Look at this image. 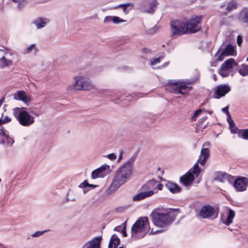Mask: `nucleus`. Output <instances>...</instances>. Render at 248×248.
Listing matches in <instances>:
<instances>
[{"label":"nucleus","mask_w":248,"mask_h":248,"mask_svg":"<svg viewBox=\"0 0 248 248\" xmlns=\"http://www.w3.org/2000/svg\"><path fill=\"white\" fill-rule=\"evenodd\" d=\"M142 191L134 196L132 199L134 201H139L154 195V191L150 190L149 184L145 185L142 187Z\"/></svg>","instance_id":"obj_10"},{"label":"nucleus","mask_w":248,"mask_h":248,"mask_svg":"<svg viewBox=\"0 0 248 248\" xmlns=\"http://www.w3.org/2000/svg\"><path fill=\"white\" fill-rule=\"evenodd\" d=\"M202 111H204L205 112L208 113H209L210 114H212L213 113V111L206 110H205V109H202Z\"/></svg>","instance_id":"obj_57"},{"label":"nucleus","mask_w":248,"mask_h":248,"mask_svg":"<svg viewBox=\"0 0 248 248\" xmlns=\"http://www.w3.org/2000/svg\"><path fill=\"white\" fill-rule=\"evenodd\" d=\"M155 62V59H154L153 61L151 62V65H153L154 63Z\"/></svg>","instance_id":"obj_60"},{"label":"nucleus","mask_w":248,"mask_h":248,"mask_svg":"<svg viewBox=\"0 0 248 248\" xmlns=\"http://www.w3.org/2000/svg\"><path fill=\"white\" fill-rule=\"evenodd\" d=\"M165 54L163 53L162 55L160 56L158 58H156V64L159 63L160 61L164 59Z\"/></svg>","instance_id":"obj_48"},{"label":"nucleus","mask_w":248,"mask_h":248,"mask_svg":"<svg viewBox=\"0 0 248 248\" xmlns=\"http://www.w3.org/2000/svg\"><path fill=\"white\" fill-rule=\"evenodd\" d=\"M202 17V16H196L185 23L186 33H194L200 30L201 27L199 25L201 22Z\"/></svg>","instance_id":"obj_7"},{"label":"nucleus","mask_w":248,"mask_h":248,"mask_svg":"<svg viewBox=\"0 0 248 248\" xmlns=\"http://www.w3.org/2000/svg\"><path fill=\"white\" fill-rule=\"evenodd\" d=\"M13 61L3 56L0 58V68H3L13 65Z\"/></svg>","instance_id":"obj_24"},{"label":"nucleus","mask_w":248,"mask_h":248,"mask_svg":"<svg viewBox=\"0 0 248 248\" xmlns=\"http://www.w3.org/2000/svg\"><path fill=\"white\" fill-rule=\"evenodd\" d=\"M149 234H152V235H153V234H155V232H153V230H152V231L149 232Z\"/></svg>","instance_id":"obj_63"},{"label":"nucleus","mask_w":248,"mask_h":248,"mask_svg":"<svg viewBox=\"0 0 248 248\" xmlns=\"http://www.w3.org/2000/svg\"><path fill=\"white\" fill-rule=\"evenodd\" d=\"M89 186L92 187H96V186L93 185H92V184H89Z\"/></svg>","instance_id":"obj_62"},{"label":"nucleus","mask_w":248,"mask_h":248,"mask_svg":"<svg viewBox=\"0 0 248 248\" xmlns=\"http://www.w3.org/2000/svg\"><path fill=\"white\" fill-rule=\"evenodd\" d=\"M231 90V87L228 84H220L216 87L213 97L216 99H219L230 92Z\"/></svg>","instance_id":"obj_12"},{"label":"nucleus","mask_w":248,"mask_h":248,"mask_svg":"<svg viewBox=\"0 0 248 248\" xmlns=\"http://www.w3.org/2000/svg\"><path fill=\"white\" fill-rule=\"evenodd\" d=\"M126 21V20L122 19L117 16H108L104 18L103 22L105 24H108L112 22L114 24H118Z\"/></svg>","instance_id":"obj_21"},{"label":"nucleus","mask_w":248,"mask_h":248,"mask_svg":"<svg viewBox=\"0 0 248 248\" xmlns=\"http://www.w3.org/2000/svg\"><path fill=\"white\" fill-rule=\"evenodd\" d=\"M201 155L203 156V158L208 159L210 156V151L207 148H202L201 151Z\"/></svg>","instance_id":"obj_33"},{"label":"nucleus","mask_w":248,"mask_h":248,"mask_svg":"<svg viewBox=\"0 0 248 248\" xmlns=\"http://www.w3.org/2000/svg\"><path fill=\"white\" fill-rule=\"evenodd\" d=\"M0 136H3L4 137V138L3 139H5V136H7L4 132V131L2 130V129H0Z\"/></svg>","instance_id":"obj_55"},{"label":"nucleus","mask_w":248,"mask_h":248,"mask_svg":"<svg viewBox=\"0 0 248 248\" xmlns=\"http://www.w3.org/2000/svg\"><path fill=\"white\" fill-rule=\"evenodd\" d=\"M229 106H226L222 109V111L227 115V117H230V116H231L229 111Z\"/></svg>","instance_id":"obj_41"},{"label":"nucleus","mask_w":248,"mask_h":248,"mask_svg":"<svg viewBox=\"0 0 248 248\" xmlns=\"http://www.w3.org/2000/svg\"><path fill=\"white\" fill-rule=\"evenodd\" d=\"M109 167L108 166L103 165L101 167L94 170L92 172V178L96 179L99 177H104L108 173V170Z\"/></svg>","instance_id":"obj_19"},{"label":"nucleus","mask_w":248,"mask_h":248,"mask_svg":"<svg viewBox=\"0 0 248 248\" xmlns=\"http://www.w3.org/2000/svg\"><path fill=\"white\" fill-rule=\"evenodd\" d=\"M227 121L229 124L230 128H233L235 126V124L233 120L232 119L231 116L227 117Z\"/></svg>","instance_id":"obj_39"},{"label":"nucleus","mask_w":248,"mask_h":248,"mask_svg":"<svg viewBox=\"0 0 248 248\" xmlns=\"http://www.w3.org/2000/svg\"><path fill=\"white\" fill-rule=\"evenodd\" d=\"M164 185V184L159 183L156 186V188H157V190H162Z\"/></svg>","instance_id":"obj_49"},{"label":"nucleus","mask_w":248,"mask_h":248,"mask_svg":"<svg viewBox=\"0 0 248 248\" xmlns=\"http://www.w3.org/2000/svg\"><path fill=\"white\" fill-rule=\"evenodd\" d=\"M94 88L90 79L86 76H78L74 78V83L67 87L69 92L90 91Z\"/></svg>","instance_id":"obj_5"},{"label":"nucleus","mask_w":248,"mask_h":248,"mask_svg":"<svg viewBox=\"0 0 248 248\" xmlns=\"http://www.w3.org/2000/svg\"><path fill=\"white\" fill-rule=\"evenodd\" d=\"M120 242V239L115 234L111 236L109 241L108 248H116Z\"/></svg>","instance_id":"obj_23"},{"label":"nucleus","mask_w":248,"mask_h":248,"mask_svg":"<svg viewBox=\"0 0 248 248\" xmlns=\"http://www.w3.org/2000/svg\"><path fill=\"white\" fill-rule=\"evenodd\" d=\"M11 121V118L8 116H5L3 119H0V125Z\"/></svg>","instance_id":"obj_37"},{"label":"nucleus","mask_w":248,"mask_h":248,"mask_svg":"<svg viewBox=\"0 0 248 248\" xmlns=\"http://www.w3.org/2000/svg\"><path fill=\"white\" fill-rule=\"evenodd\" d=\"M155 8V0L145 1L141 4L140 9L142 12L153 14Z\"/></svg>","instance_id":"obj_18"},{"label":"nucleus","mask_w":248,"mask_h":248,"mask_svg":"<svg viewBox=\"0 0 248 248\" xmlns=\"http://www.w3.org/2000/svg\"><path fill=\"white\" fill-rule=\"evenodd\" d=\"M225 180L228 181L229 183H232L234 182L235 179L234 177L228 173L226 175Z\"/></svg>","instance_id":"obj_38"},{"label":"nucleus","mask_w":248,"mask_h":248,"mask_svg":"<svg viewBox=\"0 0 248 248\" xmlns=\"http://www.w3.org/2000/svg\"><path fill=\"white\" fill-rule=\"evenodd\" d=\"M238 137L245 140H248V129L240 130Z\"/></svg>","instance_id":"obj_30"},{"label":"nucleus","mask_w":248,"mask_h":248,"mask_svg":"<svg viewBox=\"0 0 248 248\" xmlns=\"http://www.w3.org/2000/svg\"><path fill=\"white\" fill-rule=\"evenodd\" d=\"M238 72L240 75L245 77L248 75V65L242 64L238 69Z\"/></svg>","instance_id":"obj_27"},{"label":"nucleus","mask_w":248,"mask_h":248,"mask_svg":"<svg viewBox=\"0 0 248 248\" xmlns=\"http://www.w3.org/2000/svg\"><path fill=\"white\" fill-rule=\"evenodd\" d=\"M4 98H2L1 99H0V106L2 105V104L4 102Z\"/></svg>","instance_id":"obj_58"},{"label":"nucleus","mask_w":248,"mask_h":248,"mask_svg":"<svg viewBox=\"0 0 248 248\" xmlns=\"http://www.w3.org/2000/svg\"><path fill=\"white\" fill-rule=\"evenodd\" d=\"M121 229H122V227L121 226H117L116 227L114 230L115 231H118V232H120V231H121Z\"/></svg>","instance_id":"obj_53"},{"label":"nucleus","mask_w":248,"mask_h":248,"mask_svg":"<svg viewBox=\"0 0 248 248\" xmlns=\"http://www.w3.org/2000/svg\"><path fill=\"white\" fill-rule=\"evenodd\" d=\"M218 211L209 204L203 206L199 213L200 216L202 218H216L217 217Z\"/></svg>","instance_id":"obj_8"},{"label":"nucleus","mask_w":248,"mask_h":248,"mask_svg":"<svg viewBox=\"0 0 248 248\" xmlns=\"http://www.w3.org/2000/svg\"><path fill=\"white\" fill-rule=\"evenodd\" d=\"M202 111V109H199L193 112V115L192 116V118L193 119V118L197 117L198 116H199L201 114V113Z\"/></svg>","instance_id":"obj_40"},{"label":"nucleus","mask_w":248,"mask_h":248,"mask_svg":"<svg viewBox=\"0 0 248 248\" xmlns=\"http://www.w3.org/2000/svg\"><path fill=\"white\" fill-rule=\"evenodd\" d=\"M157 170L158 171H161V172H162V174L164 173V170H162L161 168L160 167H158L157 168Z\"/></svg>","instance_id":"obj_59"},{"label":"nucleus","mask_w":248,"mask_h":248,"mask_svg":"<svg viewBox=\"0 0 248 248\" xmlns=\"http://www.w3.org/2000/svg\"><path fill=\"white\" fill-rule=\"evenodd\" d=\"M226 174L227 173H219L217 176H216V177L215 178V180L221 182H223L225 180Z\"/></svg>","instance_id":"obj_34"},{"label":"nucleus","mask_w":248,"mask_h":248,"mask_svg":"<svg viewBox=\"0 0 248 248\" xmlns=\"http://www.w3.org/2000/svg\"><path fill=\"white\" fill-rule=\"evenodd\" d=\"M180 213V210L179 208H165L161 206L156 208V226L162 228L156 230V234L166 231Z\"/></svg>","instance_id":"obj_2"},{"label":"nucleus","mask_w":248,"mask_h":248,"mask_svg":"<svg viewBox=\"0 0 248 248\" xmlns=\"http://www.w3.org/2000/svg\"><path fill=\"white\" fill-rule=\"evenodd\" d=\"M33 51H34L35 52H37V48H36V45L35 44H33L30 45L29 46H28L25 50H24V53L25 54H29L32 52Z\"/></svg>","instance_id":"obj_32"},{"label":"nucleus","mask_w":248,"mask_h":248,"mask_svg":"<svg viewBox=\"0 0 248 248\" xmlns=\"http://www.w3.org/2000/svg\"><path fill=\"white\" fill-rule=\"evenodd\" d=\"M218 72V74L223 78L228 77L230 75L232 77L233 75V74L232 73H230L229 71L222 70L221 68H219Z\"/></svg>","instance_id":"obj_31"},{"label":"nucleus","mask_w":248,"mask_h":248,"mask_svg":"<svg viewBox=\"0 0 248 248\" xmlns=\"http://www.w3.org/2000/svg\"><path fill=\"white\" fill-rule=\"evenodd\" d=\"M89 184L88 183V181L87 180H85L83 183H81L79 187L81 188L83 187H86L87 186H89Z\"/></svg>","instance_id":"obj_44"},{"label":"nucleus","mask_w":248,"mask_h":248,"mask_svg":"<svg viewBox=\"0 0 248 248\" xmlns=\"http://www.w3.org/2000/svg\"><path fill=\"white\" fill-rule=\"evenodd\" d=\"M107 156L111 160H115L116 158V155L114 154H113V153H111V154H108L107 155Z\"/></svg>","instance_id":"obj_47"},{"label":"nucleus","mask_w":248,"mask_h":248,"mask_svg":"<svg viewBox=\"0 0 248 248\" xmlns=\"http://www.w3.org/2000/svg\"><path fill=\"white\" fill-rule=\"evenodd\" d=\"M235 217V212L231 209H229L228 214H227V217L225 221H223V223L225 224L227 226L229 225L231 223H232L233 219Z\"/></svg>","instance_id":"obj_25"},{"label":"nucleus","mask_w":248,"mask_h":248,"mask_svg":"<svg viewBox=\"0 0 248 248\" xmlns=\"http://www.w3.org/2000/svg\"><path fill=\"white\" fill-rule=\"evenodd\" d=\"M69 194L68 193L67 195V197L66 198V202H68L69 201H75L76 199L75 198H73V199H69V198L68 197V196H69Z\"/></svg>","instance_id":"obj_51"},{"label":"nucleus","mask_w":248,"mask_h":248,"mask_svg":"<svg viewBox=\"0 0 248 248\" xmlns=\"http://www.w3.org/2000/svg\"><path fill=\"white\" fill-rule=\"evenodd\" d=\"M133 7V4L130 3H125V4H120V5H118L117 6L114 7V8L116 9V8H121L123 9L124 12L125 14H127L129 13V11L127 10V7Z\"/></svg>","instance_id":"obj_29"},{"label":"nucleus","mask_w":248,"mask_h":248,"mask_svg":"<svg viewBox=\"0 0 248 248\" xmlns=\"http://www.w3.org/2000/svg\"><path fill=\"white\" fill-rule=\"evenodd\" d=\"M46 232H47V230L42 231H37V232H35L34 233H32L31 235V237H34V238L38 237H39V236L43 235L44 233Z\"/></svg>","instance_id":"obj_36"},{"label":"nucleus","mask_w":248,"mask_h":248,"mask_svg":"<svg viewBox=\"0 0 248 248\" xmlns=\"http://www.w3.org/2000/svg\"><path fill=\"white\" fill-rule=\"evenodd\" d=\"M0 248H5V246L1 243H0Z\"/></svg>","instance_id":"obj_61"},{"label":"nucleus","mask_w":248,"mask_h":248,"mask_svg":"<svg viewBox=\"0 0 248 248\" xmlns=\"http://www.w3.org/2000/svg\"><path fill=\"white\" fill-rule=\"evenodd\" d=\"M13 114L19 124L23 126H30L35 122L34 116L27 111L26 108L16 107L13 109Z\"/></svg>","instance_id":"obj_6"},{"label":"nucleus","mask_w":248,"mask_h":248,"mask_svg":"<svg viewBox=\"0 0 248 248\" xmlns=\"http://www.w3.org/2000/svg\"><path fill=\"white\" fill-rule=\"evenodd\" d=\"M191 170L190 169L184 175L180 178V182L186 186H190L194 180L195 177L191 173Z\"/></svg>","instance_id":"obj_15"},{"label":"nucleus","mask_w":248,"mask_h":248,"mask_svg":"<svg viewBox=\"0 0 248 248\" xmlns=\"http://www.w3.org/2000/svg\"><path fill=\"white\" fill-rule=\"evenodd\" d=\"M248 179L246 177H241L237 178L233 182V186L238 191H244L247 188Z\"/></svg>","instance_id":"obj_14"},{"label":"nucleus","mask_w":248,"mask_h":248,"mask_svg":"<svg viewBox=\"0 0 248 248\" xmlns=\"http://www.w3.org/2000/svg\"><path fill=\"white\" fill-rule=\"evenodd\" d=\"M158 178L160 179L164 183V186L171 193L176 194L180 193L182 189L181 187L176 183H173L170 181L164 180L160 176H158Z\"/></svg>","instance_id":"obj_13"},{"label":"nucleus","mask_w":248,"mask_h":248,"mask_svg":"<svg viewBox=\"0 0 248 248\" xmlns=\"http://www.w3.org/2000/svg\"><path fill=\"white\" fill-rule=\"evenodd\" d=\"M237 18L239 22L248 27V7H243L238 14Z\"/></svg>","instance_id":"obj_16"},{"label":"nucleus","mask_w":248,"mask_h":248,"mask_svg":"<svg viewBox=\"0 0 248 248\" xmlns=\"http://www.w3.org/2000/svg\"><path fill=\"white\" fill-rule=\"evenodd\" d=\"M121 232L124 237H126L127 236V233L126 232V229H125V227H124L123 229L121 230Z\"/></svg>","instance_id":"obj_50"},{"label":"nucleus","mask_w":248,"mask_h":248,"mask_svg":"<svg viewBox=\"0 0 248 248\" xmlns=\"http://www.w3.org/2000/svg\"><path fill=\"white\" fill-rule=\"evenodd\" d=\"M169 64H170V62H165L161 66H156V69H161L162 68H165V67H167L169 65Z\"/></svg>","instance_id":"obj_42"},{"label":"nucleus","mask_w":248,"mask_h":248,"mask_svg":"<svg viewBox=\"0 0 248 248\" xmlns=\"http://www.w3.org/2000/svg\"><path fill=\"white\" fill-rule=\"evenodd\" d=\"M231 129V132L233 134H236L238 135V133L240 129H239L237 127H233V128H230Z\"/></svg>","instance_id":"obj_43"},{"label":"nucleus","mask_w":248,"mask_h":248,"mask_svg":"<svg viewBox=\"0 0 248 248\" xmlns=\"http://www.w3.org/2000/svg\"><path fill=\"white\" fill-rule=\"evenodd\" d=\"M199 79L198 75L191 79L174 80L170 79L168 81V84L170 86V91L175 94L186 95L192 89L190 85L193 84Z\"/></svg>","instance_id":"obj_3"},{"label":"nucleus","mask_w":248,"mask_h":248,"mask_svg":"<svg viewBox=\"0 0 248 248\" xmlns=\"http://www.w3.org/2000/svg\"><path fill=\"white\" fill-rule=\"evenodd\" d=\"M5 140H6V142L7 143V144L10 145H12L14 142V140H13V139L8 137L7 136H5V139H2V140L0 141V143L4 144L5 142Z\"/></svg>","instance_id":"obj_35"},{"label":"nucleus","mask_w":248,"mask_h":248,"mask_svg":"<svg viewBox=\"0 0 248 248\" xmlns=\"http://www.w3.org/2000/svg\"><path fill=\"white\" fill-rule=\"evenodd\" d=\"M201 159V157L199 158L198 161L195 163L193 167L191 169V173L194 175H195L196 177H198L201 172V169L199 166V162Z\"/></svg>","instance_id":"obj_26"},{"label":"nucleus","mask_w":248,"mask_h":248,"mask_svg":"<svg viewBox=\"0 0 248 248\" xmlns=\"http://www.w3.org/2000/svg\"><path fill=\"white\" fill-rule=\"evenodd\" d=\"M49 21V19L46 17L39 16L34 19L31 23L36 27L37 29L39 30L45 27Z\"/></svg>","instance_id":"obj_20"},{"label":"nucleus","mask_w":248,"mask_h":248,"mask_svg":"<svg viewBox=\"0 0 248 248\" xmlns=\"http://www.w3.org/2000/svg\"><path fill=\"white\" fill-rule=\"evenodd\" d=\"M207 160V158H203L202 160L201 161H199V162H200L201 165H204L205 164Z\"/></svg>","instance_id":"obj_52"},{"label":"nucleus","mask_w":248,"mask_h":248,"mask_svg":"<svg viewBox=\"0 0 248 248\" xmlns=\"http://www.w3.org/2000/svg\"><path fill=\"white\" fill-rule=\"evenodd\" d=\"M135 159V156L131 157L117 170L110 186L106 191L108 194H111L114 192L122 185L130 179L133 165Z\"/></svg>","instance_id":"obj_1"},{"label":"nucleus","mask_w":248,"mask_h":248,"mask_svg":"<svg viewBox=\"0 0 248 248\" xmlns=\"http://www.w3.org/2000/svg\"><path fill=\"white\" fill-rule=\"evenodd\" d=\"M150 217L152 218L153 223L155 224V210H154L150 215Z\"/></svg>","instance_id":"obj_46"},{"label":"nucleus","mask_w":248,"mask_h":248,"mask_svg":"<svg viewBox=\"0 0 248 248\" xmlns=\"http://www.w3.org/2000/svg\"><path fill=\"white\" fill-rule=\"evenodd\" d=\"M149 222L147 217H140L132 225L131 229L133 238H142L149 231Z\"/></svg>","instance_id":"obj_4"},{"label":"nucleus","mask_w":248,"mask_h":248,"mask_svg":"<svg viewBox=\"0 0 248 248\" xmlns=\"http://www.w3.org/2000/svg\"><path fill=\"white\" fill-rule=\"evenodd\" d=\"M170 30L173 35H181L186 33L185 23L178 20L170 22Z\"/></svg>","instance_id":"obj_9"},{"label":"nucleus","mask_w":248,"mask_h":248,"mask_svg":"<svg viewBox=\"0 0 248 248\" xmlns=\"http://www.w3.org/2000/svg\"><path fill=\"white\" fill-rule=\"evenodd\" d=\"M14 99L16 100H20L28 105L31 100V96L28 95L24 91H19L13 94Z\"/></svg>","instance_id":"obj_17"},{"label":"nucleus","mask_w":248,"mask_h":248,"mask_svg":"<svg viewBox=\"0 0 248 248\" xmlns=\"http://www.w3.org/2000/svg\"><path fill=\"white\" fill-rule=\"evenodd\" d=\"M242 42H243L242 37L240 35H238L237 37V43L238 45L239 46H240L242 43Z\"/></svg>","instance_id":"obj_45"},{"label":"nucleus","mask_w":248,"mask_h":248,"mask_svg":"<svg viewBox=\"0 0 248 248\" xmlns=\"http://www.w3.org/2000/svg\"><path fill=\"white\" fill-rule=\"evenodd\" d=\"M207 119V117H203V118H202V119H203V120H205Z\"/></svg>","instance_id":"obj_64"},{"label":"nucleus","mask_w":248,"mask_h":248,"mask_svg":"<svg viewBox=\"0 0 248 248\" xmlns=\"http://www.w3.org/2000/svg\"><path fill=\"white\" fill-rule=\"evenodd\" d=\"M122 156H123V151H121L120 153V154L119 155V156L118 161H120L122 159Z\"/></svg>","instance_id":"obj_56"},{"label":"nucleus","mask_w":248,"mask_h":248,"mask_svg":"<svg viewBox=\"0 0 248 248\" xmlns=\"http://www.w3.org/2000/svg\"><path fill=\"white\" fill-rule=\"evenodd\" d=\"M238 5V3L236 1H231L227 3L226 10L228 12H230L233 10L236 9L237 8Z\"/></svg>","instance_id":"obj_28"},{"label":"nucleus","mask_w":248,"mask_h":248,"mask_svg":"<svg viewBox=\"0 0 248 248\" xmlns=\"http://www.w3.org/2000/svg\"><path fill=\"white\" fill-rule=\"evenodd\" d=\"M16 2L19 3H26L27 0H16Z\"/></svg>","instance_id":"obj_54"},{"label":"nucleus","mask_w":248,"mask_h":248,"mask_svg":"<svg viewBox=\"0 0 248 248\" xmlns=\"http://www.w3.org/2000/svg\"><path fill=\"white\" fill-rule=\"evenodd\" d=\"M219 50L220 49L217 51L215 54V56H217V61H222L223 60L224 56L233 55L235 49L234 46L229 44L227 45L220 54H219Z\"/></svg>","instance_id":"obj_11"},{"label":"nucleus","mask_w":248,"mask_h":248,"mask_svg":"<svg viewBox=\"0 0 248 248\" xmlns=\"http://www.w3.org/2000/svg\"><path fill=\"white\" fill-rule=\"evenodd\" d=\"M238 63L235 62L234 59L233 58H230L226 60L221 65L220 67L222 70H226L230 71L233 66H237Z\"/></svg>","instance_id":"obj_22"}]
</instances>
